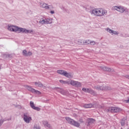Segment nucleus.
<instances>
[{
    "label": "nucleus",
    "mask_w": 129,
    "mask_h": 129,
    "mask_svg": "<svg viewBox=\"0 0 129 129\" xmlns=\"http://www.w3.org/2000/svg\"><path fill=\"white\" fill-rule=\"evenodd\" d=\"M90 45H94L95 44V41H90Z\"/></svg>",
    "instance_id": "nucleus-32"
},
{
    "label": "nucleus",
    "mask_w": 129,
    "mask_h": 129,
    "mask_svg": "<svg viewBox=\"0 0 129 129\" xmlns=\"http://www.w3.org/2000/svg\"><path fill=\"white\" fill-rule=\"evenodd\" d=\"M106 30L107 31V32H108L110 34H112V31L113 30H111L110 28H107V29H106Z\"/></svg>",
    "instance_id": "nucleus-27"
},
{
    "label": "nucleus",
    "mask_w": 129,
    "mask_h": 129,
    "mask_svg": "<svg viewBox=\"0 0 129 129\" xmlns=\"http://www.w3.org/2000/svg\"><path fill=\"white\" fill-rule=\"evenodd\" d=\"M66 119L70 124H72L74 126H76V127L80 126V123L69 117H66Z\"/></svg>",
    "instance_id": "nucleus-5"
},
{
    "label": "nucleus",
    "mask_w": 129,
    "mask_h": 129,
    "mask_svg": "<svg viewBox=\"0 0 129 129\" xmlns=\"http://www.w3.org/2000/svg\"><path fill=\"white\" fill-rule=\"evenodd\" d=\"M57 73L58 74H60L61 75H64V74L65 73V71L59 70L57 71Z\"/></svg>",
    "instance_id": "nucleus-22"
},
{
    "label": "nucleus",
    "mask_w": 129,
    "mask_h": 129,
    "mask_svg": "<svg viewBox=\"0 0 129 129\" xmlns=\"http://www.w3.org/2000/svg\"><path fill=\"white\" fill-rule=\"evenodd\" d=\"M63 76L68 77V78H72V75H71V74L68 73L66 71L64 72V74H63Z\"/></svg>",
    "instance_id": "nucleus-18"
},
{
    "label": "nucleus",
    "mask_w": 129,
    "mask_h": 129,
    "mask_svg": "<svg viewBox=\"0 0 129 129\" xmlns=\"http://www.w3.org/2000/svg\"><path fill=\"white\" fill-rule=\"evenodd\" d=\"M63 84H70V82L68 81H63Z\"/></svg>",
    "instance_id": "nucleus-31"
},
{
    "label": "nucleus",
    "mask_w": 129,
    "mask_h": 129,
    "mask_svg": "<svg viewBox=\"0 0 129 129\" xmlns=\"http://www.w3.org/2000/svg\"><path fill=\"white\" fill-rule=\"evenodd\" d=\"M8 30L11 32L15 33H22L23 34H33L34 31L33 30H28L26 28L19 27L16 26H10L8 27Z\"/></svg>",
    "instance_id": "nucleus-1"
},
{
    "label": "nucleus",
    "mask_w": 129,
    "mask_h": 129,
    "mask_svg": "<svg viewBox=\"0 0 129 129\" xmlns=\"http://www.w3.org/2000/svg\"><path fill=\"white\" fill-rule=\"evenodd\" d=\"M39 24H41L42 25L46 24L45 19H41L39 22Z\"/></svg>",
    "instance_id": "nucleus-24"
},
{
    "label": "nucleus",
    "mask_w": 129,
    "mask_h": 129,
    "mask_svg": "<svg viewBox=\"0 0 129 129\" xmlns=\"http://www.w3.org/2000/svg\"><path fill=\"white\" fill-rule=\"evenodd\" d=\"M33 53H32L31 52L29 51L27 53V54H26V57H28L29 56H32Z\"/></svg>",
    "instance_id": "nucleus-30"
},
{
    "label": "nucleus",
    "mask_w": 129,
    "mask_h": 129,
    "mask_svg": "<svg viewBox=\"0 0 129 129\" xmlns=\"http://www.w3.org/2000/svg\"><path fill=\"white\" fill-rule=\"evenodd\" d=\"M120 123L122 126H124V124H125V119H122Z\"/></svg>",
    "instance_id": "nucleus-25"
},
{
    "label": "nucleus",
    "mask_w": 129,
    "mask_h": 129,
    "mask_svg": "<svg viewBox=\"0 0 129 129\" xmlns=\"http://www.w3.org/2000/svg\"><path fill=\"white\" fill-rule=\"evenodd\" d=\"M42 123L44 125V126H46L47 127L49 128L51 127V125H50V124H49L48 121H43Z\"/></svg>",
    "instance_id": "nucleus-19"
},
{
    "label": "nucleus",
    "mask_w": 129,
    "mask_h": 129,
    "mask_svg": "<svg viewBox=\"0 0 129 129\" xmlns=\"http://www.w3.org/2000/svg\"><path fill=\"white\" fill-rule=\"evenodd\" d=\"M34 128H36V129H41V127H40V126H39L35 125L34 126Z\"/></svg>",
    "instance_id": "nucleus-33"
},
{
    "label": "nucleus",
    "mask_w": 129,
    "mask_h": 129,
    "mask_svg": "<svg viewBox=\"0 0 129 129\" xmlns=\"http://www.w3.org/2000/svg\"><path fill=\"white\" fill-rule=\"evenodd\" d=\"M63 12H64V13H69V10H68L65 9L64 10Z\"/></svg>",
    "instance_id": "nucleus-34"
},
{
    "label": "nucleus",
    "mask_w": 129,
    "mask_h": 129,
    "mask_svg": "<svg viewBox=\"0 0 129 129\" xmlns=\"http://www.w3.org/2000/svg\"><path fill=\"white\" fill-rule=\"evenodd\" d=\"M95 89L96 90H110V87L108 86H94Z\"/></svg>",
    "instance_id": "nucleus-8"
},
{
    "label": "nucleus",
    "mask_w": 129,
    "mask_h": 129,
    "mask_svg": "<svg viewBox=\"0 0 129 129\" xmlns=\"http://www.w3.org/2000/svg\"><path fill=\"white\" fill-rule=\"evenodd\" d=\"M34 84L37 87H40L41 88H46V86H44V85H43L42 83L40 81L34 82Z\"/></svg>",
    "instance_id": "nucleus-14"
},
{
    "label": "nucleus",
    "mask_w": 129,
    "mask_h": 129,
    "mask_svg": "<svg viewBox=\"0 0 129 129\" xmlns=\"http://www.w3.org/2000/svg\"><path fill=\"white\" fill-rule=\"evenodd\" d=\"M94 122H95V120H94V119L91 118L89 120V124L94 123Z\"/></svg>",
    "instance_id": "nucleus-26"
},
{
    "label": "nucleus",
    "mask_w": 129,
    "mask_h": 129,
    "mask_svg": "<svg viewBox=\"0 0 129 129\" xmlns=\"http://www.w3.org/2000/svg\"><path fill=\"white\" fill-rule=\"evenodd\" d=\"M82 90H83V91H84V92H87V93H90V94H92V95H94V96L97 95L96 92L94 91L91 88H83Z\"/></svg>",
    "instance_id": "nucleus-6"
},
{
    "label": "nucleus",
    "mask_w": 129,
    "mask_h": 129,
    "mask_svg": "<svg viewBox=\"0 0 129 129\" xmlns=\"http://www.w3.org/2000/svg\"><path fill=\"white\" fill-rule=\"evenodd\" d=\"M50 14L53 15V14H55V12L54 11H50Z\"/></svg>",
    "instance_id": "nucleus-38"
},
{
    "label": "nucleus",
    "mask_w": 129,
    "mask_h": 129,
    "mask_svg": "<svg viewBox=\"0 0 129 129\" xmlns=\"http://www.w3.org/2000/svg\"><path fill=\"white\" fill-rule=\"evenodd\" d=\"M125 78H127V79H129V75L125 76Z\"/></svg>",
    "instance_id": "nucleus-40"
},
{
    "label": "nucleus",
    "mask_w": 129,
    "mask_h": 129,
    "mask_svg": "<svg viewBox=\"0 0 129 129\" xmlns=\"http://www.w3.org/2000/svg\"><path fill=\"white\" fill-rule=\"evenodd\" d=\"M30 107H31V108H32V109H34V110H37V111H40V110H41V108L35 106V104H34V102L30 101Z\"/></svg>",
    "instance_id": "nucleus-12"
},
{
    "label": "nucleus",
    "mask_w": 129,
    "mask_h": 129,
    "mask_svg": "<svg viewBox=\"0 0 129 129\" xmlns=\"http://www.w3.org/2000/svg\"><path fill=\"white\" fill-rule=\"evenodd\" d=\"M113 10L117 11L119 13L122 14L123 13H128V9L122 6H115L112 7Z\"/></svg>",
    "instance_id": "nucleus-3"
},
{
    "label": "nucleus",
    "mask_w": 129,
    "mask_h": 129,
    "mask_svg": "<svg viewBox=\"0 0 129 129\" xmlns=\"http://www.w3.org/2000/svg\"><path fill=\"white\" fill-rule=\"evenodd\" d=\"M118 32L117 31H114V30H113L112 31V34L111 35H118Z\"/></svg>",
    "instance_id": "nucleus-28"
},
{
    "label": "nucleus",
    "mask_w": 129,
    "mask_h": 129,
    "mask_svg": "<svg viewBox=\"0 0 129 129\" xmlns=\"http://www.w3.org/2000/svg\"><path fill=\"white\" fill-rule=\"evenodd\" d=\"M8 54H4V57H5V58H9L8 56Z\"/></svg>",
    "instance_id": "nucleus-37"
},
{
    "label": "nucleus",
    "mask_w": 129,
    "mask_h": 129,
    "mask_svg": "<svg viewBox=\"0 0 129 129\" xmlns=\"http://www.w3.org/2000/svg\"><path fill=\"white\" fill-rule=\"evenodd\" d=\"M52 20L53 19H51V18L45 19V24H52V23H53Z\"/></svg>",
    "instance_id": "nucleus-16"
},
{
    "label": "nucleus",
    "mask_w": 129,
    "mask_h": 129,
    "mask_svg": "<svg viewBox=\"0 0 129 129\" xmlns=\"http://www.w3.org/2000/svg\"><path fill=\"white\" fill-rule=\"evenodd\" d=\"M90 44V40H84V45H89Z\"/></svg>",
    "instance_id": "nucleus-23"
},
{
    "label": "nucleus",
    "mask_w": 129,
    "mask_h": 129,
    "mask_svg": "<svg viewBox=\"0 0 129 129\" xmlns=\"http://www.w3.org/2000/svg\"><path fill=\"white\" fill-rule=\"evenodd\" d=\"M56 90H57V91H58V92H60V93H61L63 95H64V94H65V91L62 89L59 88H56Z\"/></svg>",
    "instance_id": "nucleus-20"
},
{
    "label": "nucleus",
    "mask_w": 129,
    "mask_h": 129,
    "mask_svg": "<svg viewBox=\"0 0 129 129\" xmlns=\"http://www.w3.org/2000/svg\"><path fill=\"white\" fill-rule=\"evenodd\" d=\"M70 84L75 87H81V83L78 81L72 80L70 82Z\"/></svg>",
    "instance_id": "nucleus-10"
},
{
    "label": "nucleus",
    "mask_w": 129,
    "mask_h": 129,
    "mask_svg": "<svg viewBox=\"0 0 129 129\" xmlns=\"http://www.w3.org/2000/svg\"><path fill=\"white\" fill-rule=\"evenodd\" d=\"M125 102L126 103H129V98H128L127 100H125Z\"/></svg>",
    "instance_id": "nucleus-36"
},
{
    "label": "nucleus",
    "mask_w": 129,
    "mask_h": 129,
    "mask_svg": "<svg viewBox=\"0 0 129 129\" xmlns=\"http://www.w3.org/2000/svg\"><path fill=\"white\" fill-rule=\"evenodd\" d=\"M40 8H42V9H45V10L50 9V6L48 5V4L46 3H40Z\"/></svg>",
    "instance_id": "nucleus-13"
},
{
    "label": "nucleus",
    "mask_w": 129,
    "mask_h": 129,
    "mask_svg": "<svg viewBox=\"0 0 129 129\" xmlns=\"http://www.w3.org/2000/svg\"><path fill=\"white\" fill-rule=\"evenodd\" d=\"M25 87L29 91H31V92H32V93H34L35 94H41V92H40L37 90H35V89L32 88V87L31 86H25Z\"/></svg>",
    "instance_id": "nucleus-7"
},
{
    "label": "nucleus",
    "mask_w": 129,
    "mask_h": 129,
    "mask_svg": "<svg viewBox=\"0 0 129 129\" xmlns=\"http://www.w3.org/2000/svg\"><path fill=\"white\" fill-rule=\"evenodd\" d=\"M7 56H8V58H12V55H11V54H8Z\"/></svg>",
    "instance_id": "nucleus-39"
},
{
    "label": "nucleus",
    "mask_w": 129,
    "mask_h": 129,
    "mask_svg": "<svg viewBox=\"0 0 129 129\" xmlns=\"http://www.w3.org/2000/svg\"><path fill=\"white\" fill-rule=\"evenodd\" d=\"M75 43L78 45H84V41L83 40L79 39L75 41Z\"/></svg>",
    "instance_id": "nucleus-15"
},
{
    "label": "nucleus",
    "mask_w": 129,
    "mask_h": 129,
    "mask_svg": "<svg viewBox=\"0 0 129 129\" xmlns=\"http://www.w3.org/2000/svg\"><path fill=\"white\" fill-rule=\"evenodd\" d=\"M61 10L62 11H64L65 10V8L64 7L61 8Z\"/></svg>",
    "instance_id": "nucleus-41"
},
{
    "label": "nucleus",
    "mask_w": 129,
    "mask_h": 129,
    "mask_svg": "<svg viewBox=\"0 0 129 129\" xmlns=\"http://www.w3.org/2000/svg\"><path fill=\"white\" fill-rule=\"evenodd\" d=\"M59 82L60 83H62V84H64V81H63L62 80H59Z\"/></svg>",
    "instance_id": "nucleus-35"
},
{
    "label": "nucleus",
    "mask_w": 129,
    "mask_h": 129,
    "mask_svg": "<svg viewBox=\"0 0 129 129\" xmlns=\"http://www.w3.org/2000/svg\"><path fill=\"white\" fill-rule=\"evenodd\" d=\"M100 108H102V106H100Z\"/></svg>",
    "instance_id": "nucleus-42"
},
{
    "label": "nucleus",
    "mask_w": 129,
    "mask_h": 129,
    "mask_svg": "<svg viewBox=\"0 0 129 129\" xmlns=\"http://www.w3.org/2000/svg\"><path fill=\"white\" fill-rule=\"evenodd\" d=\"M91 14V15L93 14L94 16H96V17H102L103 16H106L107 11L102 9H94L92 10Z\"/></svg>",
    "instance_id": "nucleus-2"
},
{
    "label": "nucleus",
    "mask_w": 129,
    "mask_h": 129,
    "mask_svg": "<svg viewBox=\"0 0 129 129\" xmlns=\"http://www.w3.org/2000/svg\"><path fill=\"white\" fill-rule=\"evenodd\" d=\"M122 110L121 108L117 107H110L105 109V111L112 113L120 112Z\"/></svg>",
    "instance_id": "nucleus-4"
},
{
    "label": "nucleus",
    "mask_w": 129,
    "mask_h": 129,
    "mask_svg": "<svg viewBox=\"0 0 129 129\" xmlns=\"http://www.w3.org/2000/svg\"><path fill=\"white\" fill-rule=\"evenodd\" d=\"M12 119L10 118V119H1L0 120V126H2V124H3V123H4V122H5V121H7V120H11Z\"/></svg>",
    "instance_id": "nucleus-21"
},
{
    "label": "nucleus",
    "mask_w": 129,
    "mask_h": 129,
    "mask_svg": "<svg viewBox=\"0 0 129 129\" xmlns=\"http://www.w3.org/2000/svg\"><path fill=\"white\" fill-rule=\"evenodd\" d=\"M23 119L26 123H30V121L32 120V117L29 116L27 113H24L23 115Z\"/></svg>",
    "instance_id": "nucleus-9"
},
{
    "label": "nucleus",
    "mask_w": 129,
    "mask_h": 129,
    "mask_svg": "<svg viewBox=\"0 0 129 129\" xmlns=\"http://www.w3.org/2000/svg\"><path fill=\"white\" fill-rule=\"evenodd\" d=\"M100 68L104 70V71H107L108 72H113L114 70L113 69H111L109 68H107L106 67H104L103 66H100Z\"/></svg>",
    "instance_id": "nucleus-11"
},
{
    "label": "nucleus",
    "mask_w": 129,
    "mask_h": 129,
    "mask_svg": "<svg viewBox=\"0 0 129 129\" xmlns=\"http://www.w3.org/2000/svg\"><path fill=\"white\" fill-rule=\"evenodd\" d=\"M93 107V105L91 103L90 104H85L83 105V107L85 108H91V107Z\"/></svg>",
    "instance_id": "nucleus-17"
},
{
    "label": "nucleus",
    "mask_w": 129,
    "mask_h": 129,
    "mask_svg": "<svg viewBox=\"0 0 129 129\" xmlns=\"http://www.w3.org/2000/svg\"><path fill=\"white\" fill-rule=\"evenodd\" d=\"M27 50H24L23 51V56H25V57H26V56H27Z\"/></svg>",
    "instance_id": "nucleus-29"
}]
</instances>
